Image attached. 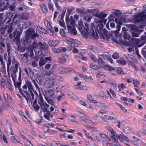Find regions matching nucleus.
Masks as SVG:
<instances>
[{"mask_svg":"<svg viewBox=\"0 0 146 146\" xmlns=\"http://www.w3.org/2000/svg\"><path fill=\"white\" fill-rule=\"evenodd\" d=\"M25 37L21 39V43L24 45L30 44L31 39H33L36 37L38 36L39 35L35 32L34 30L31 28H30L25 31Z\"/></svg>","mask_w":146,"mask_h":146,"instance_id":"1","label":"nucleus"},{"mask_svg":"<svg viewBox=\"0 0 146 146\" xmlns=\"http://www.w3.org/2000/svg\"><path fill=\"white\" fill-rule=\"evenodd\" d=\"M44 45L41 42L37 43L35 42H34L28 48L29 50L30 51V57H32L33 56V49H34L36 54H38L42 49L44 48Z\"/></svg>","mask_w":146,"mask_h":146,"instance_id":"2","label":"nucleus"},{"mask_svg":"<svg viewBox=\"0 0 146 146\" xmlns=\"http://www.w3.org/2000/svg\"><path fill=\"white\" fill-rule=\"evenodd\" d=\"M66 21L68 32L71 34L76 35V31L74 27L75 21L74 19H70L67 17L66 18Z\"/></svg>","mask_w":146,"mask_h":146,"instance_id":"3","label":"nucleus"},{"mask_svg":"<svg viewBox=\"0 0 146 146\" xmlns=\"http://www.w3.org/2000/svg\"><path fill=\"white\" fill-rule=\"evenodd\" d=\"M59 93V89L56 87L55 89V91L52 89L44 91V93L45 98H52L54 97L55 95H57L58 93Z\"/></svg>","mask_w":146,"mask_h":146,"instance_id":"4","label":"nucleus"},{"mask_svg":"<svg viewBox=\"0 0 146 146\" xmlns=\"http://www.w3.org/2000/svg\"><path fill=\"white\" fill-rule=\"evenodd\" d=\"M38 103L40 106L41 109L42 110L43 112H44L47 111L49 105L43 100L42 97L39 98Z\"/></svg>","mask_w":146,"mask_h":146,"instance_id":"5","label":"nucleus"},{"mask_svg":"<svg viewBox=\"0 0 146 146\" xmlns=\"http://www.w3.org/2000/svg\"><path fill=\"white\" fill-rule=\"evenodd\" d=\"M85 26L86 27H84V28H83V27H78V28L81 34L84 36L85 38H87L88 35V25L85 24Z\"/></svg>","mask_w":146,"mask_h":146,"instance_id":"6","label":"nucleus"},{"mask_svg":"<svg viewBox=\"0 0 146 146\" xmlns=\"http://www.w3.org/2000/svg\"><path fill=\"white\" fill-rule=\"evenodd\" d=\"M77 41L76 40L72 39L70 38H68L66 40V42L69 44V46H68V50L71 51L74 46V43H77Z\"/></svg>","mask_w":146,"mask_h":146,"instance_id":"7","label":"nucleus"},{"mask_svg":"<svg viewBox=\"0 0 146 146\" xmlns=\"http://www.w3.org/2000/svg\"><path fill=\"white\" fill-rule=\"evenodd\" d=\"M21 32L18 31L16 29V30L13 32L11 34L9 35V37L10 38H15L17 40H19V37L21 35Z\"/></svg>","mask_w":146,"mask_h":146,"instance_id":"8","label":"nucleus"},{"mask_svg":"<svg viewBox=\"0 0 146 146\" xmlns=\"http://www.w3.org/2000/svg\"><path fill=\"white\" fill-rule=\"evenodd\" d=\"M115 21L117 23L119 24V25H118L117 26V29L115 31L116 33L118 32L121 28V26L120 25L122 24L123 22L124 21V19L123 18L121 17L120 18H116L115 19Z\"/></svg>","mask_w":146,"mask_h":146,"instance_id":"9","label":"nucleus"},{"mask_svg":"<svg viewBox=\"0 0 146 146\" xmlns=\"http://www.w3.org/2000/svg\"><path fill=\"white\" fill-rule=\"evenodd\" d=\"M144 13H140L136 16H134V19L137 23L139 22L144 20L145 18L144 15Z\"/></svg>","mask_w":146,"mask_h":146,"instance_id":"10","label":"nucleus"},{"mask_svg":"<svg viewBox=\"0 0 146 146\" xmlns=\"http://www.w3.org/2000/svg\"><path fill=\"white\" fill-rule=\"evenodd\" d=\"M80 121H83L91 125H93L95 124L94 122H93L91 119H89L86 116L84 117V118H80Z\"/></svg>","mask_w":146,"mask_h":146,"instance_id":"11","label":"nucleus"},{"mask_svg":"<svg viewBox=\"0 0 146 146\" xmlns=\"http://www.w3.org/2000/svg\"><path fill=\"white\" fill-rule=\"evenodd\" d=\"M19 65V64L17 63L15 64V67L13 66H11L10 68L11 74H14L17 72Z\"/></svg>","mask_w":146,"mask_h":146,"instance_id":"12","label":"nucleus"},{"mask_svg":"<svg viewBox=\"0 0 146 146\" xmlns=\"http://www.w3.org/2000/svg\"><path fill=\"white\" fill-rule=\"evenodd\" d=\"M74 88L76 89L86 90L87 87L86 86H83L81 84V83H77V84H75L74 86Z\"/></svg>","mask_w":146,"mask_h":146,"instance_id":"13","label":"nucleus"},{"mask_svg":"<svg viewBox=\"0 0 146 146\" xmlns=\"http://www.w3.org/2000/svg\"><path fill=\"white\" fill-rule=\"evenodd\" d=\"M141 30H139L138 29H135L134 30H131V33L132 36L134 37H139V33L142 32Z\"/></svg>","mask_w":146,"mask_h":146,"instance_id":"14","label":"nucleus"},{"mask_svg":"<svg viewBox=\"0 0 146 146\" xmlns=\"http://www.w3.org/2000/svg\"><path fill=\"white\" fill-rule=\"evenodd\" d=\"M18 26L20 29H25L27 26L26 23L23 21H20L19 23Z\"/></svg>","mask_w":146,"mask_h":146,"instance_id":"15","label":"nucleus"},{"mask_svg":"<svg viewBox=\"0 0 146 146\" xmlns=\"http://www.w3.org/2000/svg\"><path fill=\"white\" fill-rule=\"evenodd\" d=\"M39 5L42 12L45 13H47L48 11V9L46 6L42 3L40 4Z\"/></svg>","mask_w":146,"mask_h":146,"instance_id":"16","label":"nucleus"},{"mask_svg":"<svg viewBox=\"0 0 146 146\" xmlns=\"http://www.w3.org/2000/svg\"><path fill=\"white\" fill-rule=\"evenodd\" d=\"M5 132L9 135H13L12 132V131L11 127L9 124L8 125V127L7 128H5Z\"/></svg>","mask_w":146,"mask_h":146,"instance_id":"17","label":"nucleus"},{"mask_svg":"<svg viewBox=\"0 0 146 146\" xmlns=\"http://www.w3.org/2000/svg\"><path fill=\"white\" fill-rule=\"evenodd\" d=\"M59 43L58 41L55 40H51L48 42V44L50 46H55Z\"/></svg>","mask_w":146,"mask_h":146,"instance_id":"18","label":"nucleus"},{"mask_svg":"<svg viewBox=\"0 0 146 146\" xmlns=\"http://www.w3.org/2000/svg\"><path fill=\"white\" fill-rule=\"evenodd\" d=\"M80 76L81 78L84 79L86 82L92 81L91 80H92V76H89V77H88L86 75L82 74L80 75Z\"/></svg>","mask_w":146,"mask_h":146,"instance_id":"19","label":"nucleus"},{"mask_svg":"<svg viewBox=\"0 0 146 146\" xmlns=\"http://www.w3.org/2000/svg\"><path fill=\"white\" fill-rule=\"evenodd\" d=\"M92 18V17L90 14H85L84 15L83 19L88 22H90Z\"/></svg>","mask_w":146,"mask_h":146,"instance_id":"20","label":"nucleus"},{"mask_svg":"<svg viewBox=\"0 0 146 146\" xmlns=\"http://www.w3.org/2000/svg\"><path fill=\"white\" fill-rule=\"evenodd\" d=\"M117 62L121 65H125L126 64V62L123 58H121L116 60Z\"/></svg>","mask_w":146,"mask_h":146,"instance_id":"21","label":"nucleus"},{"mask_svg":"<svg viewBox=\"0 0 146 146\" xmlns=\"http://www.w3.org/2000/svg\"><path fill=\"white\" fill-rule=\"evenodd\" d=\"M68 95L70 96V97L72 98L74 101H77L79 99V98L77 96H75L72 92L68 93Z\"/></svg>","mask_w":146,"mask_h":146,"instance_id":"22","label":"nucleus"},{"mask_svg":"<svg viewBox=\"0 0 146 146\" xmlns=\"http://www.w3.org/2000/svg\"><path fill=\"white\" fill-rule=\"evenodd\" d=\"M124 56L127 60L130 61H132L134 58V56L130 54H125Z\"/></svg>","mask_w":146,"mask_h":146,"instance_id":"23","label":"nucleus"},{"mask_svg":"<svg viewBox=\"0 0 146 146\" xmlns=\"http://www.w3.org/2000/svg\"><path fill=\"white\" fill-rule=\"evenodd\" d=\"M107 15V14H105L104 12H101L95 15V16L98 18H105Z\"/></svg>","mask_w":146,"mask_h":146,"instance_id":"24","label":"nucleus"},{"mask_svg":"<svg viewBox=\"0 0 146 146\" xmlns=\"http://www.w3.org/2000/svg\"><path fill=\"white\" fill-rule=\"evenodd\" d=\"M10 139L12 141L15 143H20V139L17 137H15L14 136H12L10 137Z\"/></svg>","mask_w":146,"mask_h":146,"instance_id":"25","label":"nucleus"},{"mask_svg":"<svg viewBox=\"0 0 146 146\" xmlns=\"http://www.w3.org/2000/svg\"><path fill=\"white\" fill-rule=\"evenodd\" d=\"M67 59V56L65 55L63 57L59 58L58 60L59 62L61 63H62L65 62L66 61Z\"/></svg>","mask_w":146,"mask_h":146,"instance_id":"26","label":"nucleus"},{"mask_svg":"<svg viewBox=\"0 0 146 146\" xmlns=\"http://www.w3.org/2000/svg\"><path fill=\"white\" fill-rule=\"evenodd\" d=\"M99 135L103 139L108 140L109 141H110V138L108 137V136L106 134L104 133H99Z\"/></svg>","mask_w":146,"mask_h":146,"instance_id":"27","label":"nucleus"},{"mask_svg":"<svg viewBox=\"0 0 146 146\" xmlns=\"http://www.w3.org/2000/svg\"><path fill=\"white\" fill-rule=\"evenodd\" d=\"M109 53L108 52H104L103 54L100 55V56L102 57L104 59H107L109 57Z\"/></svg>","mask_w":146,"mask_h":146,"instance_id":"28","label":"nucleus"},{"mask_svg":"<svg viewBox=\"0 0 146 146\" xmlns=\"http://www.w3.org/2000/svg\"><path fill=\"white\" fill-rule=\"evenodd\" d=\"M104 68L106 70H108L110 71L115 70V68L112 67L109 65H105L104 66Z\"/></svg>","mask_w":146,"mask_h":146,"instance_id":"29","label":"nucleus"},{"mask_svg":"<svg viewBox=\"0 0 146 146\" xmlns=\"http://www.w3.org/2000/svg\"><path fill=\"white\" fill-rule=\"evenodd\" d=\"M35 60L33 61L32 62V65L33 67H35L38 65L37 62L38 61V58L36 57L35 58Z\"/></svg>","mask_w":146,"mask_h":146,"instance_id":"30","label":"nucleus"},{"mask_svg":"<svg viewBox=\"0 0 146 146\" xmlns=\"http://www.w3.org/2000/svg\"><path fill=\"white\" fill-rule=\"evenodd\" d=\"M76 114L78 116L83 117V118H84V117L86 116L83 113L82 111L81 110H78L77 111Z\"/></svg>","mask_w":146,"mask_h":146,"instance_id":"31","label":"nucleus"},{"mask_svg":"<svg viewBox=\"0 0 146 146\" xmlns=\"http://www.w3.org/2000/svg\"><path fill=\"white\" fill-rule=\"evenodd\" d=\"M98 96L101 97L108 99V98L106 96V95L102 91H100L98 94Z\"/></svg>","mask_w":146,"mask_h":146,"instance_id":"32","label":"nucleus"},{"mask_svg":"<svg viewBox=\"0 0 146 146\" xmlns=\"http://www.w3.org/2000/svg\"><path fill=\"white\" fill-rule=\"evenodd\" d=\"M33 107L34 109L37 111L39 110L40 107L39 106L36 104V102L35 101L33 103Z\"/></svg>","mask_w":146,"mask_h":146,"instance_id":"33","label":"nucleus"},{"mask_svg":"<svg viewBox=\"0 0 146 146\" xmlns=\"http://www.w3.org/2000/svg\"><path fill=\"white\" fill-rule=\"evenodd\" d=\"M44 86L47 88H50L53 86V83H44Z\"/></svg>","mask_w":146,"mask_h":146,"instance_id":"34","label":"nucleus"},{"mask_svg":"<svg viewBox=\"0 0 146 146\" xmlns=\"http://www.w3.org/2000/svg\"><path fill=\"white\" fill-rule=\"evenodd\" d=\"M111 137V139L114 142H117V139H118V135L112 134Z\"/></svg>","mask_w":146,"mask_h":146,"instance_id":"35","label":"nucleus"},{"mask_svg":"<svg viewBox=\"0 0 146 146\" xmlns=\"http://www.w3.org/2000/svg\"><path fill=\"white\" fill-rule=\"evenodd\" d=\"M124 81L127 82H137V80H134L133 78H130L129 79L128 78H125Z\"/></svg>","mask_w":146,"mask_h":146,"instance_id":"36","label":"nucleus"},{"mask_svg":"<svg viewBox=\"0 0 146 146\" xmlns=\"http://www.w3.org/2000/svg\"><path fill=\"white\" fill-rule=\"evenodd\" d=\"M44 116L46 119L49 120L50 119V117H51V115L50 113L47 112L44 113Z\"/></svg>","mask_w":146,"mask_h":146,"instance_id":"37","label":"nucleus"},{"mask_svg":"<svg viewBox=\"0 0 146 146\" xmlns=\"http://www.w3.org/2000/svg\"><path fill=\"white\" fill-rule=\"evenodd\" d=\"M14 84L16 88H18L20 91H21V83H14Z\"/></svg>","mask_w":146,"mask_h":146,"instance_id":"38","label":"nucleus"},{"mask_svg":"<svg viewBox=\"0 0 146 146\" xmlns=\"http://www.w3.org/2000/svg\"><path fill=\"white\" fill-rule=\"evenodd\" d=\"M6 87L10 90H13V89L14 87L11 83H6Z\"/></svg>","mask_w":146,"mask_h":146,"instance_id":"39","label":"nucleus"},{"mask_svg":"<svg viewBox=\"0 0 146 146\" xmlns=\"http://www.w3.org/2000/svg\"><path fill=\"white\" fill-rule=\"evenodd\" d=\"M87 48L92 51H95L97 50V48L95 46L90 45L88 46Z\"/></svg>","mask_w":146,"mask_h":146,"instance_id":"40","label":"nucleus"},{"mask_svg":"<svg viewBox=\"0 0 146 146\" xmlns=\"http://www.w3.org/2000/svg\"><path fill=\"white\" fill-rule=\"evenodd\" d=\"M89 56L90 58L94 62H96L97 61V58L96 56L92 54H90Z\"/></svg>","mask_w":146,"mask_h":146,"instance_id":"41","label":"nucleus"},{"mask_svg":"<svg viewBox=\"0 0 146 146\" xmlns=\"http://www.w3.org/2000/svg\"><path fill=\"white\" fill-rule=\"evenodd\" d=\"M66 70H67V68L62 67H60L58 68V70L60 73H65Z\"/></svg>","mask_w":146,"mask_h":146,"instance_id":"42","label":"nucleus"},{"mask_svg":"<svg viewBox=\"0 0 146 146\" xmlns=\"http://www.w3.org/2000/svg\"><path fill=\"white\" fill-rule=\"evenodd\" d=\"M124 136L125 135L123 134H120L118 135V139L121 142H123Z\"/></svg>","mask_w":146,"mask_h":146,"instance_id":"43","label":"nucleus"},{"mask_svg":"<svg viewBox=\"0 0 146 146\" xmlns=\"http://www.w3.org/2000/svg\"><path fill=\"white\" fill-rule=\"evenodd\" d=\"M46 63L45 60L43 59H41L39 62V65L40 66H43Z\"/></svg>","mask_w":146,"mask_h":146,"instance_id":"44","label":"nucleus"},{"mask_svg":"<svg viewBox=\"0 0 146 146\" xmlns=\"http://www.w3.org/2000/svg\"><path fill=\"white\" fill-rule=\"evenodd\" d=\"M53 3H51V2L50 1L48 3V8L50 10H52V11H53L54 10L53 8Z\"/></svg>","mask_w":146,"mask_h":146,"instance_id":"45","label":"nucleus"},{"mask_svg":"<svg viewBox=\"0 0 146 146\" xmlns=\"http://www.w3.org/2000/svg\"><path fill=\"white\" fill-rule=\"evenodd\" d=\"M108 130L109 131L111 134H115V132L114 131L113 129L110 127L108 126L106 127Z\"/></svg>","mask_w":146,"mask_h":146,"instance_id":"46","label":"nucleus"},{"mask_svg":"<svg viewBox=\"0 0 146 146\" xmlns=\"http://www.w3.org/2000/svg\"><path fill=\"white\" fill-rule=\"evenodd\" d=\"M59 22L60 25L62 26L64 29H66V27L65 26V23L62 20H59Z\"/></svg>","mask_w":146,"mask_h":146,"instance_id":"47","label":"nucleus"},{"mask_svg":"<svg viewBox=\"0 0 146 146\" xmlns=\"http://www.w3.org/2000/svg\"><path fill=\"white\" fill-rule=\"evenodd\" d=\"M78 103L80 105L83 106H87L86 103L82 100H79L78 102Z\"/></svg>","mask_w":146,"mask_h":146,"instance_id":"48","label":"nucleus"},{"mask_svg":"<svg viewBox=\"0 0 146 146\" xmlns=\"http://www.w3.org/2000/svg\"><path fill=\"white\" fill-rule=\"evenodd\" d=\"M101 57V56H99V58L98 60V64H100L104 65V64L105 62L103 60H102Z\"/></svg>","mask_w":146,"mask_h":146,"instance_id":"49","label":"nucleus"},{"mask_svg":"<svg viewBox=\"0 0 146 146\" xmlns=\"http://www.w3.org/2000/svg\"><path fill=\"white\" fill-rule=\"evenodd\" d=\"M124 141L126 142V144L127 145H129V143L131 142V140H129L127 137L125 135L124 136L123 141Z\"/></svg>","mask_w":146,"mask_h":146,"instance_id":"50","label":"nucleus"},{"mask_svg":"<svg viewBox=\"0 0 146 146\" xmlns=\"http://www.w3.org/2000/svg\"><path fill=\"white\" fill-rule=\"evenodd\" d=\"M11 62V58L10 56H9L8 57L7 63V67H9L10 66Z\"/></svg>","mask_w":146,"mask_h":146,"instance_id":"51","label":"nucleus"},{"mask_svg":"<svg viewBox=\"0 0 146 146\" xmlns=\"http://www.w3.org/2000/svg\"><path fill=\"white\" fill-rule=\"evenodd\" d=\"M91 103H94L95 104H96V105L100 106V104H101V102L99 101H97L95 100H91Z\"/></svg>","mask_w":146,"mask_h":146,"instance_id":"52","label":"nucleus"},{"mask_svg":"<svg viewBox=\"0 0 146 146\" xmlns=\"http://www.w3.org/2000/svg\"><path fill=\"white\" fill-rule=\"evenodd\" d=\"M55 3V6L57 8L58 10H60L61 9L60 7L58 5V3L57 0H53Z\"/></svg>","mask_w":146,"mask_h":146,"instance_id":"53","label":"nucleus"},{"mask_svg":"<svg viewBox=\"0 0 146 146\" xmlns=\"http://www.w3.org/2000/svg\"><path fill=\"white\" fill-rule=\"evenodd\" d=\"M99 106L102 108H109L110 107L109 106L106 104L104 103H102L101 102Z\"/></svg>","mask_w":146,"mask_h":146,"instance_id":"54","label":"nucleus"},{"mask_svg":"<svg viewBox=\"0 0 146 146\" xmlns=\"http://www.w3.org/2000/svg\"><path fill=\"white\" fill-rule=\"evenodd\" d=\"M43 130L45 133H47L49 130H50V128L49 127L44 126L43 128Z\"/></svg>","mask_w":146,"mask_h":146,"instance_id":"55","label":"nucleus"},{"mask_svg":"<svg viewBox=\"0 0 146 146\" xmlns=\"http://www.w3.org/2000/svg\"><path fill=\"white\" fill-rule=\"evenodd\" d=\"M27 86L30 92H32V90H33V86L31 83H28Z\"/></svg>","mask_w":146,"mask_h":146,"instance_id":"56","label":"nucleus"},{"mask_svg":"<svg viewBox=\"0 0 146 146\" xmlns=\"http://www.w3.org/2000/svg\"><path fill=\"white\" fill-rule=\"evenodd\" d=\"M118 87L119 91H121V89L123 90L125 88V86L123 84L119 85Z\"/></svg>","mask_w":146,"mask_h":146,"instance_id":"57","label":"nucleus"},{"mask_svg":"<svg viewBox=\"0 0 146 146\" xmlns=\"http://www.w3.org/2000/svg\"><path fill=\"white\" fill-rule=\"evenodd\" d=\"M50 98H45V99L49 104L52 105H53V101L52 100L50 99Z\"/></svg>","mask_w":146,"mask_h":146,"instance_id":"58","label":"nucleus"},{"mask_svg":"<svg viewBox=\"0 0 146 146\" xmlns=\"http://www.w3.org/2000/svg\"><path fill=\"white\" fill-rule=\"evenodd\" d=\"M102 117L99 115H95L93 116V118L94 119L98 120V118H101L102 119Z\"/></svg>","mask_w":146,"mask_h":146,"instance_id":"59","label":"nucleus"},{"mask_svg":"<svg viewBox=\"0 0 146 146\" xmlns=\"http://www.w3.org/2000/svg\"><path fill=\"white\" fill-rule=\"evenodd\" d=\"M79 57L81 58L82 60H87V58L84 56H83L82 54L81 53H79Z\"/></svg>","mask_w":146,"mask_h":146,"instance_id":"60","label":"nucleus"},{"mask_svg":"<svg viewBox=\"0 0 146 146\" xmlns=\"http://www.w3.org/2000/svg\"><path fill=\"white\" fill-rule=\"evenodd\" d=\"M7 46L8 54V55H9V54L10 53V51H11L12 50V49H11L12 47H11V46L10 45V44H7Z\"/></svg>","mask_w":146,"mask_h":146,"instance_id":"61","label":"nucleus"},{"mask_svg":"<svg viewBox=\"0 0 146 146\" xmlns=\"http://www.w3.org/2000/svg\"><path fill=\"white\" fill-rule=\"evenodd\" d=\"M60 93V94L57 97V99L58 101H60L62 97L64 96V94L62 93L61 92H59Z\"/></svg>","mask_w":146,"mask_h":146,"instance_id":"62","label":"nucleus"},{"mask_svg":"<svg viewBox=\"0 0 146 146\" xmlns=\"http://www.w3.org/2000/svg\"><path fill=\"white\" fill-rule=\"evenodd\" d=\"M118 53L117 52L115 53L112 55V57L114 59H117L119 58Z\"/></svg>","mask_w":146,"mask_h":146,"instance_id":"63","label":"nucleus"},{"mask_svg":"<svg viewBox=\"0 0 146 146\" xmlns=\"http://www.w3.org/2000/svg\"><path fill=\"white\" fill-rule=\"evenodd\" d=\"M128 51L130 52H132L134 50V47L132 46H129L127 48Z\"/></svg>","mask_w":146,"mask_h":146,"instance_id":"64","label":"nucleus"}]
</instances>
